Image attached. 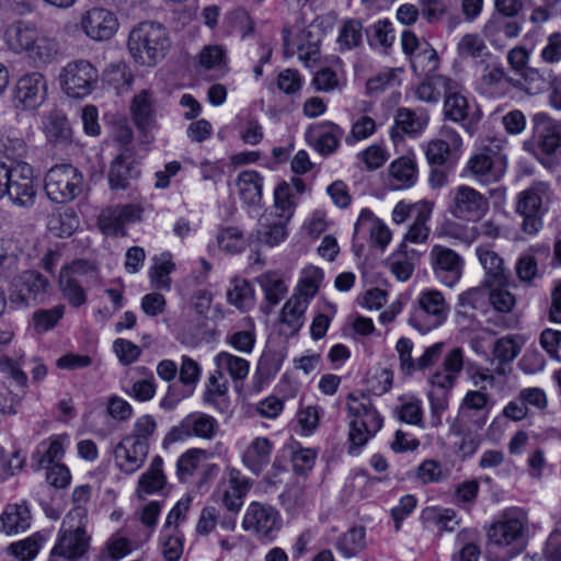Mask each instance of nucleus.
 Returning <instances> with one entry per match:
<instances>
[{
	"mask_svg": "<svg viewBox=\"0 0 561 561\" xmlns=\"http://www.w3.org/2000/svg\"><path fill=\"white\" fill-rule=\"evenodd\" d=\"M42 129L47 141L54 146H66L71 142L72 130L68 118L59 110H53L42 118Z\"/></svg>",
	"mask_w": 561,
	"mask_h": 561,
	"instance_id": "4be33fe9",
	"label": "nucleus"
},
{
	"mask_svg": "<svg viewBox=\"0 0 561 561\" xmlns=\"http://www.w3.org/2000/svg\"><path fill=\"white\" fill-rule=\"evenodd\" d=\"M231 287L227 291V300L239 310H248L254 305V289L251 284L243 278L234 277L230 283Z\"/></svg>",
	"mask_w": 561,
	"mask_h": 561,
	"instance_id": "49530a36",
	"label": "nucleus"
},
{
	"mask_svg": "<svg viewBox=\"0 0 561 561\" xmlns=\"http://www.w3.org/2000/svg\"><path fill=\"white\" fill-rule=\"evenodd\" d=\"M435 278L447 287L456 285L462 276L465 261L455 250L435 244L430 252Z\"/></svg>",
	"mask_w": 561,
	"mask_h": 561,
	"instance_id": "ddd939ff",
	"label": "nucleus"
},
{
	"mask_svg": "<svg viewBox=\"0 0 561 561\" xmlns=\"http://www.w3.org/2000/svg\"><path fill=\"white\" fill-rule=\"evenodd\" d=\"M205 457V450L197 448L184 453L176 461V474L180 481H190L204 465Z\"/></svg>",
	"mask_w": 561,
	"mask_h": 561,
	"instance_id": "de8ad7c7",
	"label": "nucleus"
},
{
	"mask_svg": "<svg viewBox=\"0 0 561 561\" xmlns=\"http://www.w3.org/2000/svg\"><path fill=\"white\" fill-rule=\"evenodd\" d=\"M346 409L351 419L348 440L352 453L353 448L365 446L376 435L382 427L383 419L373 405L370 398L363 392L348 393Z\"/></svg>",
	"mask_w": 561,
	"mask_h": 561,
	"instance_id": "7ed1b4c3",
	"label": "nucleus"
},
{
	"mask_svg": "<svg viewBox=\"0 0 561 561\" xmlns=\"http://www.w3.org/2000/svg\"><path fill=\"white\" fill-rule=\"evenodd\" d=\"M309 304L301 296H291L283 306L280 322L287 325L293 332H297L305 323V313Z\"/></svg>",
	"mask_w": 561,
	"mask_h": 561,
	"instance_id": "a18cd8bd",
	"label": "nucleus"
},
{
	"mask_svg": "<svg viewBox=\"0 0 561 561\" xmlns=\"http://www.w3.org/2000/svg\"><path fill=\"white\" fill-rule=\"evenodd\" d=\"M444 116L455 123L461 124L462 127L472 134L474 125L480 119L474 104L459 92H446L444 100Z\"/></svg>",
	"mask_w": 561,
	"mask_h": 561,
	"instance_id": "a211bd4d",
	"label": "nucleus"
},
{
	"mask_svg": "<svg viewBox=\"0 0 561 561\" xmlns=\"http://www.w3.org/2000/svg\"><path fill=\"white\" fill-rule=\"evenodd\" d=\"M26 392L27 389L16 386L12 389L5 381H0V413L15 415Z\"/></svg>",
	"mask_w": 561,
	"mask_h": 561,
	"instance_id": "603ef678",
	"label": "nucleus"
},
{
	"mask_svg": "<svg viewBox=\"0 0 561 561\" xmlns=\"http://www.w3.org/2000/svg\"><path fill=\"white\" fill-rule=\"evenodd\" d=\"M1 529L7 535H16L31 527L32 514L27 503L8 504L0 515Z\"/></svg>",
	"mask_w": 561,
	"mask_h": 561,
	"instance_id": "cd10ccee",
	"label": "nucleus"
},
{
	"mask_svg": "<svg viewBox=\"0 0 561 561\" xmlns=\"http://www.w3.org/2000/svg\"><path fill=\"white\" fill-rule=\"evenodd\" d=\"M257 283L264 291L266 307H263L266 313L279 304L287 293V287L282 277L275 272H266L257 277Z\"/></svg>",
	"mask_w": 561,
	"mask_h": 561,
	"instance_id": "4c0bfd02",
	"label": "nucleus"
},
{
	"mask_svg": "<svg viewBox=\"0 0 561 561\" xmlns=\"http://www.w3.org/2000/svg\"><path fill=\"white\" fill-rule=\"evenodd\" d=\"M133 119L138 129L148 137V131L156 125L152 94L146 90L136 94L130 105Z\"/></svg>",
	"mask_w": 561,
	"mask_h": 561,
	"instance_id": "c756f323",
	"label": "nucleus"
},
{
	"mask_svg": "<svg viewBox=\"0 0 561 561\" xmlns=\"http://www.w3.org/2000/svg\"><path fill=\"white\" fill-rule=\"evenodd\" d=\"M47 95V81L41 72L22 76L15 83L13 103L20 110H34L43 104Z\"/></svg>",
	"mask_w": 561,
	"mask_h": 561,
	"instance_id": "dca6fc26",
	"label": "nucleus"
},
{
	"mask_svg": "<svg viewBox=\"0 0 561 561\" xmlns=\"http://www.w3.org/2000/svg\"><path fill=\"white\" fill-rule=\"evenodd\" d=\"M534 138L540 149L547 153H554L561 147V133L558 125L546 114L538 113L533 118Z\"/></svg>",
	"mask_w": 561,
	"mask_h": 561,
	"instance_id": "412c9836",
	"label": "nucleus"
},
{
	"mask_svg": "<svg viewBox=\"0 0 561 561\" xmlns=\"http://www.w3.org/2000/svg\"><path fill=\"white\" fill-rule=\"evenodd\" d=\"M527 516L519 508H510L489 530L490 543L496 547H512L510 557L522 551Z\"/></svg>",
	"mask_w": 561,
	"mask_h": 561,
	"instance_id": "423d86ee",
	"label": "nucleus"
},
{
	"mask_svg": "<svg viewBox=\"0 0 561 561\" xmlns=\"http://www.w3.org/2000/svg\"><path fill=\"white\" fill-rule=\"evenodd\" d=\"M274 444L267 437H255L242 455L243 465L259 476L271 461Z\"/></svg>",
	"mask_w": 561,
	"mask_h": 561,
	"instance_id": "c85d7f7f",
	"label": "nucleus"
},
{
	"mask_svg": "<svg viewBox=\"0 0 561 561\" xmlns=\"http://www.w3.org/2000/svg\"><path fill=\"white\" fill-rule=\"evenodd\" d=\"M449 199L448 211L459 220L478 221L490 208L489 198L467 185L451 190Z\"/></svg>",
	"mask_w": 561,
	"mask_h": 561,
	"instance_id": "9d476101",
	"label": "nucleus"
},
{
	"mask_svg": "<svg viewBox=\"0 0 561 561\" xmlns=\"http://www.w3.org/2000/svg\"><path fill=\"white\" fill-rule=\"evenodd\" d=\"M427 125V117L424 114H417L410 108H399L394 117V126L391 128L390 136L393 140L403 138L404 135L417 136Z\"/></svg>",
	"mask_w": 561,
	"mask_h": 561,
	"instance_id": "7c9ffc66",
	"label": "nucleus"
},
{
	"mask_svg": "<svg viewBox=\"0 0 561 561\" xmlns=\"http://www.w3.org/2000/svg\"><path fill=\"white\" fill-rule=\"evenodd\" d=\"M366 546L365 529L354 527L344 533L336 542V549L345 557L352 558L359 553Z\"/></svg>",
	"mask_w": 561,
	"mask_h": 561,
	"instance_id": "3c124183",
	"label": "nucleus"
},
{
	"mask_svg": "<svg viewBox=\"0 0 561 561\" xmlns=\"http://www.w3.org/2000/svg\"><path fill=\"white\" fill-rule=\"evenodd\" d=\"M433 211V204L428 202L419 203L415 208V217L413 224L410 226L404 239L412 243L425 242L430 236V228L427 221Z\"/></svg>",
	"mask_w": 561,
	"mask_h": 561,
	"instance_id": "79ce46f5",
	"label": "nucleus"
},
{
	"mask_svg": "<svg viewBox=\"0 0 561 561\" xmlns=\"http://www.w3.org/2000/svg\"><path fill=\"white\" fill-rule=\"evenodd\" d=\"M468 168L482 183L497 182L505 173L504 159L488 153L472 157L469 160Z\"/></svg>",
	"mask_w": 561,
	"mask_h": 561,
	"instance_id": "a878e982",
	"label": "nucleus"
},
{
	"mask_svg": "<svg viewBox=\"0 0 561 561\" xmlns=\"http://www.w3.org/2000/svg\"><path fill=\"white\" fill-rule=\"evenodd\" d=\"M417 163L413 154L399 157L389 165V184L392 190L412 187L417 181Z\"/></svg>",
	"mask_w": 561,
	"mask_h": 561,
	"instance_id": "b1692460",
	"label": "nucleus"
},
{
	"mask_svg": "<svg viewBox=\"0 0 561 561\" xmlns=\"http://www.w3.org/2000/svg\"><path fill=\"white\" fill-rule=\"evenodd\" d=\"M227 391V379L216 369L208 379L204 400L205 402L213 404L216 408H220L221 404L226 401Z\"/></svg>",
	"mask_w": 561,
	"mask_h": 561,
	"instance_id": "4d7b16f0",
	"label": "nucleus"
},
{
	"mask_svg": "<svg viewBox=\"0 0 561 561\" xmlns=\"http://www.w3.org/2000/svg\"><path fill=\"white\" fill-rule=\"evenodd\" d=\"M172 42L168 28L160 22L142 21L128 35L127 47L134 60L142 66H156L164 59Z\"/></svg>",
	"mask_w": 561,
	"mask_h": 561,
	"instance_id": "f257e3e1",
	"label": "nucleus"
},
{
	"mask_svg": "<svg viewBox=\"0 0 561 561\" xmlns=\"http://www.w3.org/2000/svg\"><path fill=\"white\" fill-rule=\"evenodd\" d=\"M59 287L64 298L73 308H79L87 302L85 285L69 279L68 276H59Z\"/></svg>",
	"mask_w": 561,
	"mask_h": 561,
	"instance_id": "0e129e2a",
	"label": "nucleus"
},
{
	"mask_svg": "<svg viewBox=\"0 0 561 561\" xmlns=\"http://www.w3.org/2000/svg\"><path fill=\"white\" fill-rule=\"evenodd\" d=\"M26 54L31 59L35 61L49 64L59 54V43L56 38L50 37L42 30H38L36 39L31 44Z\"/></svg>",
	"mask_w": 561,
	"mask_h": 561,
	"instance_id": "a19ab883",
	"label": "nucleus"
},
{
	"mask_svg": "<svg viewBox=\"0 0 561 561\" xmlns=\"http://www.w3.org/2000/svg\"><path fill=\"white\" fill-rule=\"evenodd\" d=\"M449 304L438 289L422 290L415 300L409 324L422 334L439 328L448 318Z\"/></svg>",
	"mask_w": 561,
	"mask_h": 561,
	"instance_id": "20e7f679",
	"label": "nucleus"
},
{
	"mask_svg": "<svg viewBox=\"0 0 561 561\" xmlns=\"http://www.w3.org/2000/svg\"><path fill=\"white\" fill-rule=\"evenodd\" d=\"M551 197L550 184L536 181L519 194L516 209L519 214H545V205L551 201Z\"/></svg>",
	"mask_w": 561,
	"mask_h": 561,
	"instance_id": "aec40b11",
	"label": "nucleus"
},
{
	"mask_svg": "<svg viewBox=\"0 0 561 561\" xmlns=\"http://www.w3.org/2000/svg\"><path fill=\"white\" fill-rule=\"evenodd\" d=\"M23 357V353L16 358L9 356L0 357V373L12 380L16 387L27 389V375L21 367Z\"/></svg>",
	"mask_w": 561,
	"mask_h": 561,
	"instance_id": "bf43d9fd",
	"label": "nucleus"
},
{
	"mask_svg": "<svg viewBox=\"0 0 561 561\" xmlns=\"http://www.w3.org/2000/svg\"><path fill=\"white\" fill-rule=\"evenodd\" d=\"M420 518L424 527L438 531H454L459 525L457 514L451 508L425 507Z\"/></svg>",
	"mask_w": 561,
	"mask_h": 561,
	"instance_id": "473e14b6",
	"label": "nucleus"
},
{
	"mask_svg": "<svg viewBox=\"0 0 561 561\" xmlns=\"http://www.w3.org/2000/svg\"><path fill=\"white\" fill-rule=\"evenodd\" d=\"M523 343L518 335L501 337L494 344L493 355L501 363H511L518 356Z\"/></svg>",
	"mask_w": 561,
	"mask_h": 561,
	"instance_id": "6e6d98bb",
	"label": "nucleus"
},
{
	"mask_svg": "<svg viewBox=\"0 0 561 561\" xmlns=\"http://www.w3.org/2000/svg\"><path fill=\"white\" fill-rule=\"evenodd\" d=\"M274 214H264L260 220V229L257 230V240L268 247L278 245L287 237V224Z\"/></svg>",
	"mask_w": 561,
	"mask_h": 561,
	"instance_id": "f704fd0d",
	"label": "nucleus"
},
{
	"mask_svg": "<svg viewBox=\"0 0 561 561\" xmlns=\"http://www.w3.org/2000/svg\"><path fill=\"white\" fill-rule=\"evenodd\" d=\"M98 81V69L85 59L68 62L59 75L61 90L67 96L73 99H82L91 94Z\"/></svg>",
	"mask_w": 561,
	"mask_h": 561,
	"instance_id": "1a4fd4ad",
	"label": "nucleus"
},
{
	"mask_svg": "<svg viewBox=\"0 0 561 561\" xmlns=\"http://www.w3.org/2000/svg\"><path fill=\"white\" fill-rule=\"evenodd\" d=\"M355 233L368 230L373 242L383 249L391 240V232L369 209H363L354 227Z\"/></svg>",
	"mask_w": 561,
	"mask_h": 561,
	"instance_id": "72a5a7b5",
	"label": "nucleus"
},
{
	"mask_svg": "<svg viewBox=\"0 0 561 561\" xmlns=\"http://www.w3.org/2000/svg\"><path fill=\"white\" fill-rule=\"evenodd\" d=\"M59 276H68L69 279H76V283L89 286L96 280L98 270L90 261L76 260L64 266Z\"/></svg>",
	"mask_w": 561,
	"mask_h": 561,
	"instance_id": "09e8293b",
	"label": "nucleus"
},
{
	"mask_svg": "<svg viewBox=\"0 0 561 561\" xmlns=\"http://www.w3.org/2000/svg\"><path fill=\"white\" fill-rule=\"evenodd\" d=\"M216 369L224 376L228 374L234 382L243 381L250 370L247 359L232 355L228 352H220L215 357Z\"/></svg>",
	"mask_w": 561,
	"mask_h": 561,
	"instance_id": "58836bf2",
	"label": "nucleus"
},
{
	"mask_svg": "<svg viewBox=\"0 0 561 561\" xmlns=\"http://www.w3.org/2000/svg\"><path fill=\"white\" fill-rule=\"evenodd\" d=\"M293 193L289 184L282 182L275 187L274 191V216L282 218L283 221H290L294 211L295 204L293 202Z\"/></svg>",
	"mask_w": 561,
	"mask_h": 561,
	"instance_id": "8fccbe9b",
	"label": "nucleus"
},
{
	"mask_svg": "<svg viewBox=\"0 0 561 561\" xmlns=\"http://www.w3.org/2000/svg\"><path fill=\"white\" fill-rule=\"evenodd\" d=\"M252 484L253 481L242 476L239 470H229L227 483L222 484L218 491L219 500L226 508L221 520V528L224 530L232 531L236 528L238 513Z\"/></svg>",
	"mask_w": 561,
	"mask_h": 561,
	"instance_id": "6e6552de",
	"label": "nucleus"
},
{
	"mask_svg": "<svg viewBox=\"0 0 561 561\" xmlns=\"http://www.w3.org/2000/svg\"><path fill=\"white\" fill-rule=\"evenodd\" d=\"M491 306L499 312H510L515 304V296L507 289V285L485 286Z\"/></svg>",
	"mask_w": 561,
	"mask_h": 561,
	"instance_id": "69168bd1",
	"label": "nucleus"
},
{
	"mask_svg": "<svg viewBox=\"0 0 561 561\" xmlns=\"http://www.w3.org/2000/svg\"><path fill=\"white\" fill-rule=\"evenodd\" d=\"M488 394L482 392L481 390H470L466 393L461 403V413L462 415H469L470 411L481 412L482 415L477 420L476 424L479 428H481L488 417Z\"/></svg>",
	"mask_w": 561,
	"mask_h": 561,
	"instance_id": "864d4df0",
	"label": "nucleus"
},
{
	"mask_svg": "<svg viewBox=\"0 0 561 561\" xmlns=\"http://www.w3.org/2000/svg\"><path fill=\"white\" fill-rule=\"evenodd\" d=\"M477 255L484 268V286L508 285L510 273L505 268L504 260L493 250L478 248Z\"/></svg>",
	"mask_w": 561,
	"mask_h": 561,
	"instance_id": "393cba45",
	"label": "nucleus"
},
{
	"mask_svg": "<svg viewBox=\"0 0 561 561\" xmlns=\"http://www.w3.org/2000/svg\"><path fill=\"white\" fill-rule=\"evenodd\" d=\"M477 533L465 529L457 535L459 543H463L460 551L453 556V561H478L481 554L480 548L473 542Z\"/></svg>",
	"mask_w": 561,
	"mask_h": 561,
	"instance_id": "e2e57ef3",
	"label": "nucleus"
},
{
	"mask_svg": "<svg viewBox=\"0 0 561 561\" xmlns=\"http://www.w3.org/2000/svg\"><path fill=\"white\" fill-rule=\"evenodd\" d=\"M218 428L219 424L215 417L205 413H191L169 431L163 439V445L182 442L192 436L211 440Z\"/></svg>",
	"mask_w": 561,
	"mask_h": 561,
	"instance_id": "f8f14e48",
	"label": "nucleus"
},
{
	"mask_svg": "<svg viewBox=\"0 0 561 561\" xmlns=\"http://www.w3.org/2000/svg\"><path fill=\"white\" fill-rule=\"evenodd\" d=\"M365 34L370 46H381L389 48L394 39L391 23L387 20H379L369 28L365 30Z\"/></svg>",
	"mask_w": 561,
	"mask_h": 561,
	"instance_id": "052dcab7",
	"label": "nucleus"
},
{
	"mask_svg": "<svg viewBox=\"0 0 561 561\" xmlns=\"http://www.w3.org/2000/svg\"><path fill=\"white\" fill-rule=\"evenodd\" d=\"M237 186L240 198L250 206L259 205L262 199L263 178L256 171L248 170L238 175Z\"/></svg>",
	"mask_w": 561,
	"mask_h": 561,
	"instance_id": "c9c22d12",
	"label": "nucleus"
},
{
	"mask_svg": "<svg viewBox=\"0 0 561 561\" xmlns=\"http://www.w3.org/2000/svg\"><path fill=\"white\" fill-rule=\"evenodd\" d=\"M87 511L73 507L65 517L50 552V561H76L89 549L90 537L85 531Z\"/></svg>",
	"mask_w": 561,
	"mask_h": 561,
	"instance_id": "f03ea898",
	"label": "nucleus"
},
{
	"mask_svg": "<svg viewBox=\"0 0 561 561\" xmlns=\"http://www.w3.org/2000/svg\"><path fill=\"white\" fill-rule=\"evenodd\" d=\"M282 518L276 508L268 504L252 502L245 510L242 527L261 540H271L280 529Z\"/></svg>",
	"mask_w": 561,
	"mask_h": 561,
	"instance_id": "9b49d317",
	"label": "nucleus"
},
{
	"mask_svg": "<svg viewBox=\"0 0 561 561\" xmlns=\"http://www.w3.org/2000/svg\"><path fill=\"white\" fill-rule=\"evenodd\" d=\"M316 147L321 154L333 153L344 136V130L332 122H325L314 128Z\"/></svg>",
	"mask_w": 561,
	"mask_h": 561,
	"instance_id": "ea45409f",
	"label": "nucleus"
},
{
	"mask_svg": "<svg viewBox=\"0 0 561 561\" xmlns=\"http://www.w3.org/2000/svg\"><path fill=\"white\" fill-rule=\"evenodd\" d=\"M461 57L479 58L486 55V46L478 34H466L457 45Z\"/></svg>",
	"mask_w": 561,
	"mask_h": 561,
	"instance_id": "774afa93",
	"label": "nucleus"
},
{
	"mask_svg": "<svg viewBox=\"0 0 561 561\" xmlns=\"http://www.w3.org/2000/svg\"><path fill=\"white\" fill-rule=\"evenodd\" d=\"M65 314V306L57 305L50 309H39L33 313L34 330L45 333L56 327Z\"/></svg>",
	"mask_w": 561,
	"mask_h": 561,
	"instance_id": "13d9d810",
	"label": "nucleus"
},
{
	"mask_svg": "<svg viewBox=\"0 0 561 561\" xmlns=\"http://www.w3.org/2000/svg\"><path fill=\"white\" fill-rule=\"evenodd\" d=\"M175 270L172 255L164 252L153 257V265L149 270V278L151 286L158 290L169 291L171 289L170 274Z\"/></svg>",
	"mask_w": 561,
	"mask_h": 561,
	"instance_id": "e433bc0d",
	"label": "nucleus"
},
{
	"mask_svg": "<svg viewBox=\"0 0 561 561\" xmlns=\"http://www.w3.org/2000/svg\"><path fill=\"white\" fill-rule=\"evenodd\" d=\"M462 147L459 134L448 126H443L437 138L432 139L425 147V157L431 167L455 165Z\"/></svg>",
	"mask_w": 561,
	"mask_h": 561,
	"instance_id": "4468645a",
	"label": "nucleus"
},
{
	"mask_svg": "<svg viewBox=\"0 0 561 561\" xmlns=\"http://www.w3.org/2000/svg\"><path fill=\"white\" fill-rule=\"evenodd\" d=\"M131 439L123 437L115 448V461L121 471L134 473L144 465L149 450L141 444H135Z\"/></svg>",
	"mask_w": 561,
	"mask_h": 561,
	"instance_id": "5701e85b",
	"label": "nucleus"
},
{
	"mask_svg": "<svg viewBox=\"0 0 561 561\" xmlns=\"http://www.w3.org/2000/svg\"><path fill=\"white\" fill-rule=\"evenodd\" d=\"M49 288L48 279L38 272L25 271L13 282L10 299L20 306L42 302Z\"/></svg>",
	"mask_w": 561,
	"mask_h": 561,
	"instance_id": "2eb2a0df",
	"label": "nucleus"
},
{
	"mask_svg": "<svg viewBox=\"0 0 561 561\" xmlns=\"http://www.w3.org/2000/svg\"><path fill=\"white\" fill-rule=\"evenodd\" d=\"M83 186L81 172L71 164H57L45 176V192L55 203H67L77 198Z\"/></svg>",
	"mask_w": 561,
	"mask_h": 561,
	"instance_id": "0eeeda50",
	"label": "nucleus"
},
{
	"mask_svg": "<svg viewBox=\"0 0 561 561\" xmlns=\"http://www.w3.org/2000/svg\"><path fill=\"white\" fill-rule=\"evenodd\" d=\"M37 195V183L33 168L25 162L8 167L4 190L1 199L8 197L16 207L31 208Z\"/></svg>",
	"mask_w": 561,
	"mask_h": 561,
	"instance_id": "39448f33",
	"label": "nucleus"
},
{
	"mask_svg": "<svg viewBox=\"0 0 561 561\" xmlns=\"http://www.w3.org/2000/svg\"><path fill=\"white\" fill-rule=\"evenodd\" d=\"M376 122L366 115L353 119L350 134L345 137L347 145H354L357 141L367 139L376 131Z\"/></svg>",
	"mask_w": 561,
	"mask_h": 561,
	"instance_id": "338daca9",
	"label": "nucleus"
},
{
	"mask_svg": "<svg viewBox=\"0 0 561 561\" xmlns=\"http://www.w3.org/2000/svg\"><path fill=\"white\" fill-rule=\"evenodd\" d=\"M512 79L501 62L489 64L478 81V91L490 99H500L510 91Z\"/></svg>",
	"mask_w": 561,
	"mask_h": 561,
	"instance_id": "6ab92c4d",
	"label": "nucleus"
},
{
	"mask_svg": "<svg viewBox=\"0 0 561 561\" xmlns=\"http://www.w3.org/2000/svg\"><path fill=\"white\" fill-rule=\"evenodd\" d=\"M138 175L137 165L130 160V154L124 151L113 160L108 171V182L114 190H125Z\"/></svg>",
	"mask_w": 561,
	"mask_h": 561,
	"instance_id": "2f4dec72",
	"label": "nucleus"
},
{
	"mask_svg": "<svg viewBox=\"0 0 561 561\" xmlns=\"http://www.w3.org/2000/svg\"><path fill=\"white\" fill-rule=\"evenodd\" d=\"M116 15L103 8H92L81 18V26L87 36L94 41H107L118 30Z\"/></svg>",
	"mask_w": 561,
	"mask_h": 561,
	"instance_id": "f3484780",
	"label": "nucleus"
},
{
	"mask_svg": "<svg viewBox=\"0 0 561 561\" xmlns=\"http://www.w3.org/2000/svg\"><path fill=\"white\" fill-rule=\"evenodd\" d=\"M341 53L359 48L364 43V26L357 19L343 22L336 39Z\"/></svg>",
	"mask_w": 561,
	"mask_h": 561,
	"instance_id": "c03bdc74",
	"label": "nucleus"
},
{
	"mask_svg": "<svg viewBox=\"0 0 561 561\" xmlns=\"http://www.w3.org/2000/svg\"><path fill=\"white\" fill-rule=\"evenodd\" d=\"M64 437L59 436L51 439L48 444L43 442L39 444L34 457H37L41 467H48L50 463L62 458Z\"/></svg>",
	"mask_w": 561,
	"mask_h": 561,
	"instance_id": "680f3d73",
	"label": "nucleus"
},
{
	"mask_svg": "<svg viewBox=\"0 0 561 561\" xmlns=\"http://www.w3.org/2000/svg\"><path fill=\"white\" fill-rule=\"evenodd\" d=\"M157 430V422L153 416L146 414L136 420L130 434L125 435V438L131 439L136 445L141 444L149 450V443Z\"/></svg>",
	"mask_w": 561,
	"mask_h": 561,
	"instance_id": "5fc2aeb1",
	"label": "nucleus"
},
{
	"mask_svg": "<svg viewBox=\"0 0 561 561\" xmlns=\"http://www.w3.org/2000/svg\"><path fill=\"white\" fill-rule=\"evenodd\" d=\"M163 460L160 456H156L149 468L144 472L138 481L137 492L141 494H152L160 491L167 482V478L162 470Z\"/></svg>",
	"mask_w": 561,
	"mask_h": 561,
	"instance_id": "37998d69",
	"label": "nucleus"
},
{
	"mask_svg": "<svg viewBox=\"0 0 561 561\" xmlns=\"http://www.w3.org/2000/svg\"><path fill=\"white\" fill-rule=\"evenodd\" d=\"M38 30L34 23L18 21L5 28L3 41L14 54L26 53L36 39Z\"/></svg>",
	"mask_w": 561,
	"mask_h": 561,
	"instance_id": "bb28decb",
	"label": "nucleus"
}]
</instances>
